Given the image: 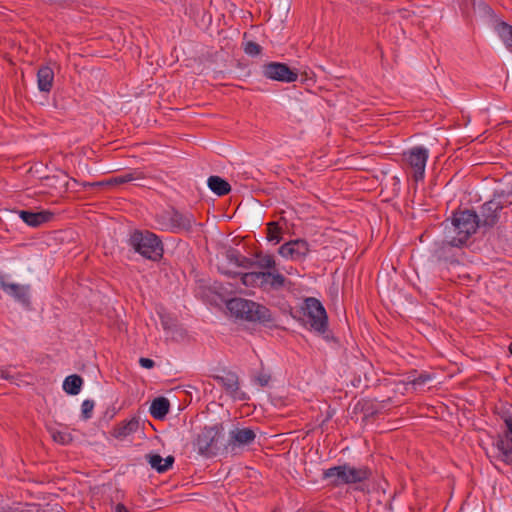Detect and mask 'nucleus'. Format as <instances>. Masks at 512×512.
I'll return each instance as SVG.
<instances>
[{"label": "nucleus", "mask_w": 512, "mask_h": 512, "mask_svg": "<svg viewBox=\"0 0 512 512\" xmlns=\"http://www.w3.org/2000/svg\"><path fill=\"white\" fill-rule=\"evenodd\" d=\"M479 226V216L474 211L457 212L447 230L446 241L451 246L458 247L464 244Z\"/></svg>", "instance_id": "f257e3e1"}, {"label": "nucleus", "mask_w": 512, "mask_h": 512, "mask_svg": "<svg viewBox=\"0 0 512 512\" xmlns=\"http://www.w3.org/2000/svg\"><path fill=\"white\" fill-rule=\"evenodd\" d=\"M227 308L232 315L242 320L261 323L272 321L270 310L252 300L233 298L227 302Z\"/></svg>", "instance_id": "f03ea898"}, {"label": "nucleus", "mask_w": 512, "mask_h": 512, "mask_svg": "<svg viewBox=\"0 0 512 512\" xmlns=\"http://www.w3.org/2000/svg\"><path fill=\"white\" fill-rule=\"evenodd\" d=\"M369 476L370 471L367 468H356L349 465L334 466L323 472V478L329 480L330 484L334 486L362 482Z\"/></svg>", "instance_id": "7ed1b4c3"}, {"label": "nucleus", "mask_w": 512, "mask_h": 512, "mask_svg": "<svg viewBox=\"0 0 512 512\" xmlns=\"http://www.w3.org/2000/svg\"><path fill=\"white\" fill-rule=\"evenodd\" d=\"M130 244L135 251L147 259L157 261L162 257L161 241L151 232H134L130 238Z\"/></svg>", "instance_id": "20e7f679"}, {"label": "nucleus", "mask_w": 512, "mask_h": 512, "mask_svg": "<svg viewBox=\"0 0 512 512\" xmlns=\"http://www.w3.org/2000/svg\"><path fill=\"white\" fill-rule=\"evenodd\" d=\"M223 430L221 425L205 427L198 434L195 446L199 453L207 456L215 455L218 451V440Z\"/></svg>", "instance_id": "39448f33"}, {"label": "nucleus", "mask_w": 512, "mask_h": 512, "mask_svg": "<svg viewBox=\"0 0 512 512\" xmlns=\"http://www.w3.org/2000/svg\"><path fill=\"white\" fill-rule=\"evenodd\" d=\"M427 159L428 150L423 147H414L403 154V160L410 168L415 181L424 178Z\"/></svg>", "instance_id": "423d86ee"}, {"label": "nucleus", "mask_w": 512, "mask_h": 512, "mask_svg": "<svg viewBox=\"0 0 512 512\" xmlns=\"http://www.w3.org/2000/svg\"><path fill=\"white\" fill-rule=\"evenodd\" d=\"M305 315L307 323L317 332H324L327 328V315L324 307L316 298L305 300Z\"/></svg>", "instance_id": "0eeeda50"}, {"label": "nucleus", "mask_w": 512, "mask_h": 512, "mask_svg": "<svg viewBox=\"0 0 512 512\" xmlns=\"http://www.w3.org/2000/svg\"><path fill=\"white\" fill-rule=\"evenodd\" d=\"M256 438L255 432L250 428H234L229 432L226 449L236 453L238 449L251 444Z\"/></svg>", "instance_id": "6e6552de"}, {"label": "nucleus", "mask_w": 512, "mask_h": 512, "mask_svg": "<svg viewBox=\"0 0 512 512\" xmlns=\"http://www.w3.org/2000/svg\"><path fill=\"white\" fill-rule=\"evenodd\" d=\"M263 75L271 80L282 82H294L298 78V74L291 70L286 64L279 62H271L263 66Z\"/></svg>", "instance_id": "1a4fd4ad"}, {"label": "nucleus", "mask_w": 512, "mask_h": 512, "mask_svg": "<svg viewBox=\"0 0 512 512\" xmlns=\"http://www.w3.org/2000/svg\"><path fill=\"white\" fill-rule=\"evenodd\" d=\"M309 244L304 239H296L283 244L279 248V254L284 258L302 260L309 253Z\"/></svg>", "instance_id": "9d476101"}, {"label": "nucleus", "mask_w": 512, "mask_h": 512, "mask_svg": "<svg viewBox=\"0 0 512 512\" xmlns=\"http://www.w3.org/2000/svg\"><path fill=\"white\" fill-rule=\"evenodd\" d=\"M501 210V202L494 198L485 202L480 210L479 225L493 227L499 220L498 212Z\"/></svg>", "instance_id": "9b49d317"}, {"label": "nucleus", "mask_w": 512, "mask_h": 512, "mask_svg": "<svg viewBox=\"0 0 512 512\" xmlns=\"http://www.w3.org/2000/svg\"><path fill=\"white\" fill-rule=\"evenodd\" d=\"M144 178H145L144 173L138 169H135L129 173L112 177L106 181L92 182V183L85 182L82 185L84 187H100V186H104V185L116 186V185H122V184H126L129 182L137 181V180H142Z\"/></svg>", "instance_id": "f8f14e48"}, {"label": "nucleus", "mask_w": 512, "mask_h": 512, "mask_svg": "<svg viewBox=\"0 0 512 512\" xmlns=\"http://www.w3.org/2000/svg\"><path fill=\"white\" fill-rule=\"evenodd\" d=\"M214 379L224 387L226 392L237 400H246V394L239 389L238 377L234 373H227L223 376H215Z\"/></svg>", "instance_id": "ddd939ff"}, {"label": "nucleus", "mask_w": 512, "mask_h": 512, "mask_svg": "<svg viewBox=\"0 0 512 512\" xmlns=\"http://www.w3.org/2000/svg\"><path fill=\"white\" fill-rule=\"evenodd\" d=\"M0 286L8 295L14 297L17 301L24 305L29 304L30 287L28 285L8 283L3 276H0Z\"/></svg>", "instance_id": "4468645a"}, {"label": "nucleus", "mask_w": 512, "mask_h": 512, "mask_svg": "<svg viewBox=\"0 0 512 512\" xmlns=\"http://www.w3.org/2000/svg\"><path fill=\"white\" fill-rule=\"evenodd\" d=\"M261 288L278 290L285 285L286 279L277 269L260 271Z\"/></svg>", "instance_id": "2eb2a0df"}, {"label": "nucleus", "mask_w": 512, "mask_h": 512, "mask_svg": "<svg viewBox=\"0 0 512 512\" xmlns=\"http://www.w3.org/2000/svg\"><path fill=\"white\" fill-rule=\"evenodd\" d=\"M19 215L26 224L32 227L40 226L53 218V213L49 211L31 212L23 210L20 211Z\"/></svg>", "instance_id": "dca6fc26"}, {"label": "nucleus", "mask_w": 512, "mask_h": 512, "mask_svg": "<svg viewBox=\"0 0 512 512\" xmlns=\"http://www.w3.org/2000/svg\"><path fill=\"white\" fill-rule=\"evenodd\" d=\"M170 226L173 229L190 230L192 225L195 223V219L192 214L180 213L178 211H172L169 216Z\"/></svg>", "instance_id": "f3484780"}, {"label": "nucleus", "mask_w": 512, "mask_h": 512, "mask_svg": "<svg viewBox=\"0 0 512 512\" xmlns=\"http://www.w3.org/2000/svg\"><path fill=\"white\" fill-rule=\"evenodd\" d=\"M54 81V71L49 66H42L37 72V85L41 92H50Z\"/></svg>", "instance_id": "a211bd4d"}, {"label": "nucleus", "mask_w": 512, "mask_h": 512, "mask_svg": "<svg viewBox=\"0 0 512 512\" xmlns=\"http://www.w3.org/2000/svg\"><path fill=\"white\" fill-rule=\"evenodd\" d=\"M139 428V421L136 418H132L127 422L120 424L114 428L112 435L117 439H124L127 436L135 433Z\"/></svg>", "instance_id": "6ab92c4d"}, {"label": "nucleus", "mask_w": 512, "mask_h": 512, "mask_svg": "<svg viewBox=\"0 0 512 512\" xmlns=\"http://www.w3.org/2000/svg\"><path fill=\"white\" fill-rule=\"evenodd\" d=\"M170 403L164 397L156 398L150 406V414L156 419H162L169 412Z\"/></svg>", "instance_id": "aec40b11"}, {"label": "nucleus", "mask_w": 512, "mask_h": 512, "mask_svg": "<svg viewBox=\"0 0 512 512\" xmlns=\"http://www.w3.org/2000/svg\"><path fill=\"white\" fill-rule=\"evenodd\" d=\"M208 187L218 196L226 195L231 190L230 184L219 176H210Z\"/></svg>", "instance_id": "412c9836"}, {"label": "nucleus", "mask_w": 512, "mask_h": 512, "mask_svg": "<svg viewBox=\"0 0 512 512\" xmlns=\"http://www.w3.org/2000/svg\"><path fill=\"white\" fill-rule=\"evenodd\" d=\"M148 462L153 469H156L159 473H163L167 471L173 464L174 458L172 456H168L163 459L160 455H148Z\"/></svg>", "instance_id": "4be33fe9"}, {"label": "nucleus", "mask_w": 512, "mask_h": 512, "mask_svg": "<svg viewBox=\"0 0 512 512\" xmlns=\"http://www.w3.org/2000/svg\"><path fill=\"white\" fill-rule=\"evenodd\" d=\"M83 384V379L76 374L66 377L63 382V389L67 394L77 395L79 394Z\"/></svg>", "instance_id": "5701e85b"}, {"label": "nucleus", "mask_w": 512, "mask_h": 512, "mask_svg": "<svg viewBox=\"0 0 512 512\" xmlns=\"http://www.w3.org/2000/svg\"><path fill=\"white\" fill-rule=\"evenodd\" d=\"M255 267L259 268L260 271H269L276 269V262L271 255L257 254L255 260Z\"/></svg>", "instance_id": "b1692460"}, {"label": "nucleus", "mask_w": 512, "mask_h": 512, "mask_svg": "<svg viewBox=\"0 0 512 512\" xmlns=\"http://www.w3.org/2000/svg\"><path fill=\"white\" fill-rule=\"evenodd\" d=\"M241 282L247 287H260V271H251L241 274Z\"/></svg>", "instance_id": "393cba45"}, {"label": "nucleus", "mask_w": 512, "mask_h": 512, "mask_svg": "<svg viewBox=\"0 0 512 512\" xmlns=\"http://www.w3.org/2000/svg\"><path fill=\"white\" fill-rule=\"evenodd\" d=\"M282 229L277 222H270L267 225V239L270 242L279 243L282 239Z\"/></svg>", "instance_id": "a878e982"}, {"label": "nucleus", "mask_w": 512, "mask_h": 512, "mask_svg": "<svg viewBox=\"0 0 512 512\" xmlns=\"http://www.w3.org/2000/svg\"><path fill=\"white\" fill-rule=\"evenodd\" d=\"M51 437L52 439L62 445H67L72 441V435L69 433L57 431V430H51Z\"/></svg>", "instance_id": "bb28decb"}, {"label": "nucleus", "mask_w": 512, "mask_h": 512, "mask_svg": "<svg viewBox=\"0 0 512 512\" xmlns=\"http://www.w3.org/2000/svg\"><path fill=\"white\" fill-rule=\"evenodd\" d=\"M493 198L501 202V209L512 205V191L496 193Z\"/></svg>", "instance_id": "cd10ccee"}, {"label": "nucleus", "mask_w": 512, "mask_h": 512, "mask_svg": "<svg viewBox=\"0 0 512 512\" xmlns=\"http://www.w3.org/2000/svg\"><path fill=\"white\" fill-rule=\"evenodd\" d=\"M408 379V384H411L414 389H418L429 382L432 376L430 374H420L417 378L410 379L409 377Z\"/></svg>", "instance_id": "c85d7f7f"}, {"label": "nucleus", "mask_w": 512, "mask_h": 512, "mask_svg": "<svg viewBox=\"0 0 512 512\" xmlns=\"http://www.w3.org/2000/svg\"><path fill=\"white\" fill-rule=\"evenodd\" d=\"M501 37L503 38L507 48L512 52V26L503 24Z\"/></svg>", "instance_id": "c756f323"}, {"label": "nucleus", "mask_w": 512, "mask_h": 512, "mask_svg": "<svg viewBox=\"0 0 512 512\" xmlns=\"http://www.w3.org/2000/svg\"><path fill=\"white\" fill-rule=\"evenodd\" d=\"M235 256V265L238 267H242L244 269H251L255 267V260H252L250 258L241 256V255H234Z\"/></svg>", "instance_id": "7c9ffc66"}, {"label": "nucleus", "mask_w": 512, "mask_h": 512, "mask_svg": "<svg viewBox=\"0 0 512 512\" xmlns=\"http://www.w3.org/2000/svg\"><path fill=\"white\" fill-rule=\"evenodd\" d=\"M497 449L500 452L512 453V438L505 437L497 442Z\"/></svg>", "instance_id": "2f4dec72"}, {"label": "nucleus", "mask_w": 512, "mask_h": 512, "mask_svg": "<svg viewBox=\"0 0 512 512\" xmlns=\"http://www.w3.org/2000/svg\"><path fill=\"white\" fill-rule=\"evenodd\" d=\"M261 50V46L253 41H248L244 46L245 53L251 56L259 55Z\"/></svg>", "instance_id": "473e14b6"}, {"label": "nucleus", "mask_w": 512, "mask_h": 512, "mask_svg": "<svg viewBox=\"0 0 512 512\" xmlns=\"http://www.w3.org/2000/svg\"><path fill=\"white\" fill-rule=\"evenodd\" d=\"M94 408V402L92 400H85L82 403V416L85 420L90 419Z\"/></svg>", "instance_id": "72a5a7b5"}, {"label": "nucleus", "mask_w": 512, "mask_h": 512, "mask_svg": "<svg viewBox=\"0 0 512 512\" xmlns=\"http://www.w3.org/2000/svg\"><path fill=\"white\" fill-rule=\"evenodd\" d=\"M501 417H502L507 429L512 434V411L507 410V411L503 412Z\"/></svg>", "instance_id": "f704fd0d"}, {"label": "nucleus", "mask_w": 512, "mask_h": 512, "mask_svg": "<svg viewBox=\"0 0 512 512\" xmlns=\"http://www.w3.org/2000/svg\"><path fill=\"white\" fill-rule=\"evenodd\" d=\"M139 363L142 367L147 368V369L153 368L155 365L154 361L149 358H140Z\"/></svg>", "instance_id": "c9c22d12"}, {"label": "nucleus", "mask_w": 512, "mask_h": 512, "mask_svg": "<svg viewBox=\"0 0 512 512\" xmlns=\"http://www.w3.org/2000/svg\"><path fill=\"white\" fill-rule=\"evenodd\" d=\"M257 382L260 384V386L264 387V386H267L269 381H270V376L269 375H266V374H260L257 378H256Z\"/></svg>", "instance_id": "e433bc0d"}, {"label": "nucleus", "mask_w": 512, "mask_h": 512, "mask_svg": "<svg viewBox=\"0 0 512 512\" xmlns=\"http://www.w3.org/2000/svg\"><path fill=\"white\" fill-rule=\"evenodd\" d=\"M498 458L504 463L509 464L512 461V453L500 452Z\"/></svg>", "instance_id": "4c0bfd02"}, {"label": "nucleus", "mask_w": 512, "mask_h": 512, "mask_svg": "<svg viewBox=\"0 0 512 512\" xmlns=\"http://www.w3.org/2000/svg\"><path fill=\"white\" fill-rule=\"evenodd\" d=\"M115 512H129V511L124 504L118 503L115 507Z\"/></svg>", "instance_id": "58836bf2"}, {"label": "nucleus", "mask_w": 512, "mask_h": 512, "mask_svg": "<svg viewBox=\"0 0 512 512\" xmlns=\"http://www.w3.org/2000/svg\"><path fill=\"white\" fill-rule=\"evenodd\" d=\"M232 255H239L238 253H236L235 251H230L227 253V258L228 260L231 262V263H234L235 264V256H232Z\"/></svg>", "instance_id": "ea45409f"}, {"label": "nucleus", "mask_w": 512, "mask_h": 512, "mask_svg": "<svg viewBox=\"0 0 512 512\" xmlns=\"http://www.w3.org/2000/svg\"><path fill=\"white\" fill-rule=\"evenodd\" d=\"M2 377L3 378H8V375H6V373L2 372Z\"/></svg>", "instance_id": "a19ab883"}, {"label": "nucleus", "mask_w": 512, "mask_h": 512, "mask_svg": "<svg viewBox=\"0 0 512 512\" xmlns=\"http://www.w3.org/2000/svg\"><path fill=\"white\" fill-rule=\"evenodd\" d=\"M509 351H510V353L512 354V343H511V344H510V346H509Z\"/></svg>", "instance_id": "79ce46f5"}, {"label": "nucleus", "mask_w": 512, "mask_h": 512, "mask_svg": "<svg viewBox=\"0 0 512 512\" xmlns=\"http://www.w3.org/2000/svg\"><path fill=\"white\" fill-rule=\"evenodd\" d=\"M397 183L399 182L398 178L397 177H394L393 178Z\"/></svg>", "instance_id": "37998d69"}]
</instances>
